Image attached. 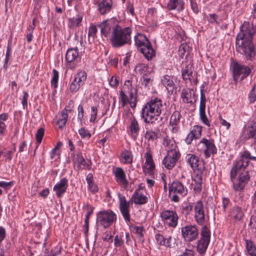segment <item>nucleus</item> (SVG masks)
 Wrapping results in <instances>:
<instances>
[{
    "label": "nucleus",
    "instance_id": "obj_1",
    "mask_svg": "<svg viewBox=\"0 0 256 256\" xmlns=\"http://www.w3.org/2000/svg\"><path fill=\"white\" fill-rule=\"evenodd\" d=\"M256 31V25L244 22L236 38V52L244 54L246 60H252L256 54L252 42L253 36Z\"/></svg>",
    "mask_w": 256,
    "mask_h": 256
},
{
    "label": "nucleus",
    "instance_id": "obj_2",
    "mask_svg": "<svg viewBox=\"0 0 256 256\" xmlns=\"http://www.w3.org/2000/svg\"><path fill=\"white\" fill-rule=\"evenodd\" d=\"M166 104L158 98L151 99L142 108L141 118L146 124H154L158 120L156 116L160 114L168 116Z\"/></svg>",
    "mask_w": 256,
    "mask_h": 256
},
{
    "label": "nucleus",
    "instance_id": "obj_3",
    "mask_svg": "<svg viewBox=\"0 0 256 256\" xmlns=\"http://www.w3.org/2000/svg\"><path fill=\"white\" fill-rule=\"evenodd\" d=\"M132 30L130 27L122 28L117 26L112 32L110 39L112 46L114 48H120L126 44H130L132 42Z\"/></svg>",
    "mask_w": 256,
    "mask_h": 256
},
{
    "label": "nucleus",
    "instance_id": "obj_4",
    "mask_svg": "<svg viewBox=\"0 0 256 256\" xmlns=\"http://www.w3.org/2000/svg\"><path fill=\"white\" fill-rule=\"evenodd\" d=\"M185 176L182 175L180 178V180L174 181L169 186V196L171 200L174 202H178L180 198H182L188 194V189L182 184V179Z\"/></svg>",
    "mask_w": 256,
    "mask_h": 256
},
{
    "label": "nucleus",
    "instance_id": "obj_5",
    "mask_svg": "<svg viewBox=\"0 0 256 256\" xmlns=\"http://www.w3.org/2000/svg\"><path fill=\"white\" fill-rule=\"evenodd\" d=\"M142 40L138 39V38H134L135 44L138 49L142 53L146 58L148 60H151L155 56V51L152 46L150 42L144 36H140Z\"/></svg>",
    "mask_w": 256,
    "mask_h": 256
},
{
    "label": "nucleus",
    "instance_id": "obj_6",
    "mask_svg": "<svg viewBox=\"0 0 256 256\" xmlns=\"http://www.w3.org/2000/svg\"><path fill=\"white\" fill-rule=\"evenodd\" d=\"M116 218V214L110 209L100 211L97 214L98 222L105 228L112 226Z\"/></svg>",
    "mask_w": 256,
    "mask_h": 256
},
{
    "label": "nucleus",
    "instance_id": "obj_7",
    "mask_svg": "<svg viewBox=\"0 0 256 256\" xmlns=\"http://www.w3.org/2000/svg\"><path fill=\"white\" fill-rule=\"evenodd\" d=\"M198 150L203 151L206 158H208L211 155L216 154L217 148L213 139H207L203 138L198 144Z\"/></svg>",
    "mask_w": 256,
    "mask_h": 256
},
{
    "label": "nucleus",
    "instance_id": "obj_8",
    "mask_svg": "<svg viewBox=\"0 0 256 256\" xmlns=\"http://www.w3.org/2000/svg\"><path fill=\"white\" fill-rule=\"evenodd\" d=\"M164 224L169 228H175L178 224V216L175 210H166L160 214Z\"/></svg>",
    "mask_w": 256,
    "mask_h": 256
},
{
    "label": "nucleus",
    "instance_id": "obj_9",
    "mask_svg": "<svg viewBox=\"0 0 256 256\" xmlns=\"http://www.w3.org/2000/svg\"><path fill=\"white\" fill-rule=\"evenodd\" d=\"M182 236L186 242L196 240L198 236V230L195 224H187L181 228Z\"/></svg>",
    "mask_w": 256,
    "mask_h": 256
},
{
    "label": "nucleus",
    "instance_id": "obj_10",
    "mask_svg": "<svg viewBox=\"0 0 256 256\" xmlns=\"http://www.w3.org/2000/svg\"><path fill=\"white\" fill-rule=\"evenodd\" d=\"M233 77L234 80L236 82L238 78L242 81L250 73V69L246 66L238 64V62H234L233 64Z\"/></svg>",
    "mask_w": 256,
    "mask_h": 256
},
{
    "label": "nucleus",
    "instance_id": "obj_11",
    "mask_svg": "<svg viewBox=\"0 0 256 256\" xmlns=\"http://www.w3.org/2000/svg\"><path fill=\"white\" fill-rule=\"evenodd\" d=\"M118 198L119 199V209L124 220L126 222H130V204L128 202L124 196H122L120 194H118Z\"/></svg>",
    "mask_w": 256,
    "mask_h": 256
},
{
    "label": "nucleus",
    "instance_id": "obj_12",
    "mask_svg": "<svg viewBox=\"0 0 256 256\" xmlns=\"http://www.w3.org/2000/svg\"><path fill=\"white\" fill-rule=\"evenodd\" d=\"M86 76V73L84 71H80L77 73L70 86V90L71 92H76L79 90L84 84Z\"/></svg>",
    "mask_w": 256,
    "mask_h": 256
},
{
    "label": "nucleus",
    "instance_id": "obj_13",
    "mask_svg": "<svg viewBox=\"0 0 256 256\" xmlns=\"http://www.w3.org/2000/svg\"><path fill=\"white\" fill-rule=\"evenodd\" d=\"M179 151L168 152L167 155L164 158L162 164L168 170L172 169L176 165V162L180 156Z\"/></svg>",
    "mask_w": 256,
    "mask_h": 256
},
{
    "label": "nucleus",
    "instance_id": "obj_14",
    "mask_svg": "<svg viewBox=\"0 0 256 256\" xmlns=\"http://www.w3.org/2000/svg\"><path fill=\"white\" fill-rule=\"evenodd\" d=\"M250 179L248 170H243L238 175V182L233 184V188L236 191L242 190L248 184Z\"/></svg>",
    "mask_w": 256,
    "mask_h": 256
},
{
    "label": "nucleus",
    "instance_id": "obj_15",
    "mask_svg": "<svg viewBox=\"0 0 256 256\" xmlns=\"http://www.w3.org/2000/svg\"><path fill=\"white\" fill-rule=\"evenodd\" d=\"M78 58V48L77 47L70 48L68 50L66 54V65L69 68L74 70L75 68L74 62Z\"/></svg>",
    "mask_w": 256,
    "mask_h": 256
},
{
    "label": "nucleus",
    "instance_id": "obj_16",
    "mask_svg": "<svg viewBox=\"0 0 256 256\" xmlns=\"http://www.w3.org/2000/svg\"><path fill=\"white\" fill-rule=\"evenodd\" d=\"M117 26L119 25L115 22L114 20L110 19L104 20L98 26L100 28L102 34L104 36V37L108 38L110 30H112V32L114 31Z\"/></svg>",
    "mask_w": 256,
    "mask_h": 256
},
{
    "label": "nucleus",
    "instance_id": "obj_17",
    "mask_svg": "<svg viewBox=\"0 0 256 256\" xmlns=\"http://www.w3.org/2000/svg\"><path fill=\"white\" fill-rule=\"evenodd\" d=\"M114 178L116 182L124 190H126L128 186V182L126 178V174L124 170L120 167H116L113 170Z\"/></svg>",
    "mask_w": 256,
    "mask_h": 256
},
{
    "label": "nucleus",
    "instance_id": "obj_18",
    "mask_svg": "<svg viewBox=\"0 0 256 256\" xmlns=\"http://www.w3.org/2000/svg\"><path fill=\"white\" fill-rule=\"evenodd\" d=\"M181 118L182 114L178 110L174 111L170 116L168 126L172 133L177 134L179 132Z\"/></svg>",
    "mask_w": 256,
    "mask_h": 256
},
{
    "label": "nucleus",
    "instance_id": "obj_19",
    "mask_svg": "<svg viewBox=\"0 0 256 256\" xmlns=\"http://www.w3.org/2000/svg\"><path fill=\"white\" fill-rule=\"evenodd\" d=\"M74 160L78 164L77 168L79 170L86 169L90 170L91 169V166L92 164L91 160H86L80 152L77 153L74 156Z\"/></svg>",
    "mask_w": 256,
    "mask_h": 256
},
{
    "label": "nucleus",
    "instance_id": "obj_20",
    "mask_svg": "<svg viewBox=\"0 0 256 256\" xmlns=\"http://www.w3.org/2000/svg\"><path fill=\"white\" fill-rule=\"evenodd\" d=\"M144 156L146 158L145 164L148 165L149 167L146 168L145 166H143V172L144 174L152 175L153 173V170L155 169V164L152 159L150 149L149 147L146 148V152L145 153Z\"/></svg>",
    "mask_w": 256,
    "mask_h": 256
},
{
    "label": "nucleus",
    "instance_id": "obj_21",
    "mask_svg": "<svg viewBox=\"0 0 256 256\" xmlns=\"http://www.w3.org/2000/svg\"><path fill=\"white\" fill-rule=\"evenodd\" d=\"M244 140H252L256 142V118L252 120L248 126L245 128Z\"/></svg>",
    "mask_w": 256,
    "mask_h": 256
},
{
    "label": "nucleus",
    "instance_id": "obj_22",
    "mask_svg": "<svg viewBox=\"0 0 256 256\" xmlns=\"http://www.w3.org/2000/svg\"><path fill=\"white\" fill-rule=\"evenodd\" d=\"M236 169L246 170L250 164V160L248 158L246 150L244 151L240 154V158L234 162Z\"/></svg>",
    "mask_w": 256,
    "mask_h": 256
},
{
    "label": "nucleus",
    "instance_id": "obj_23",
    "mask_svg": "<svg viewBox=\"0 0 256 256\" xmlns=\"http://www.w3.org/2000/svg\"><path fill=\"white\" fill-rule=\"evenodd\" d=\"M68 187V180L66 178L60 180V182L54 186V190L56 192L58 198H61L66 192Z\"/></svg>",
    "mask_w": 256,
    "mask_h": 256
},
{
    "label": "nucleus",
    "instance_id": "obj_24",
    "mask_svg": "<svg viewBox=\"0 0 256 256\" xmlns=\"http://www.w3.org/2000/svg\"><path fill=\"white\" fill-rule=\"evenodd\" d=\"M128 130L130 137L134 140H136L140 131V126L138 121L135 118H133L131 120Z\"/></svg>",
    "mask_w": 256,
    "mask_h": 256
},
{
    "label": "nucleus",
    "instance_id": "obj_25",
    "mask_svg": "<svg viewBox=\"0 0 256 256\" xmlns=\"http://www.w3.org/2000/svg\"><path fill=\"white\" fill-rule=\"evenodd\" d=\"M186 162L194 171H202L199 167V158L194 154H188L186 156Z\"/></svg>",
    "mask_w": 256,
    "mask_h": 256
},
{
    "label": "nucleus",
    "instance_id": "obj_26",
    "mask_svg": "<svg viewBox=\"0 0 256 256\" xmlns=\"http://www.w3.org/2000/svg\"><path fill=\"white\" fill-rule=\"evenodd\" d=\"M112 0H101L98 4V10L101 15L110 12L112 8Z\"/></svg>",
    "mask_w": 256,
    "mask_h": 256
},
{
    "label": "nucleus",
    "instance_id": "obj_27",
    "mask_svg": "<svg viewBox=\"0 0 256 256\" xmlns=\"http://www.w3.org/2000/svg\"><path fill=\"white\" fill-rule=\"evenodd\" d=\"M202 127L194 126L190 132L188 134L185 142L188 144L192 143L193 140L198 139L202 136Z\"/></svg>",
    "mask_w": 256,
    "mask_h": 256
},
{
    "label": "nucleus",
    "instance_id": "obj_28",
    "mask_svg": "<svg viewBox=\"0 0 256 256\" xmlns=\"http://www.w3.org/2000/svg\"><path fill=\"white\" fill-rule=\"evenodd\" d=\"M148 198L143 194L138 192V190H136L131 197L130 200L136 204H144L148 202Z\"/></svg>",
    "mask_w": 256,
    "mask_h": 256
},
{
    "label": "nucleus",
    "instance_id": "obj_29",
    "mask_svg": "<svg viewBox=\"0 0 256 256\" xmlns=\"http://www.w3.org/2000/svg\"><path fill=\"white\" fill-rule=\"evenodd\" d=\"M155 240L158 244L160 246H164L167 248L171 247L172 237L164 238L161 234L158 233L155 234Z\"/></svg>",
    "mask_w": 256,
    "mask_h": 256
},
{
    "label": "nucleus",
    "instance_id": "obj_30",
    "mask_svg": "<svg viewBox=\"0 0 256 256\" xmlns=\"http://www.w3.org/2000/svg\"><path fill=\"white\" fill-rule=\"evenodd\" d=\"M230 216L232 217L235 221H240L244 217V213L240 206H235L230 209Z\"/></svg>",
    "mask_w": 256,
    "mask_h": 256
},
{
    "label": "nucleus",
    "instance_id": "obj_31",
    "mask_svg": "<svg viewBox=\"0 0 256 256\" xmlns=\"http://www.w3.org/2000/svg\"><path fill=\"white\" fill-rule=\"evenodd\" d=\"M82 20V16L78 14L76 17L70 18H68V27L72 30L79 27Z\"/></svg>",
    "mask_w": 256,
    "mask_h": 256
},
{
    "label": "nucleus",
    "instance_id": "obj_32",
    "mask_svg": "<svg viewBox=\"0 0 256 256\" xmlns=\"http://www.w3.org/2000/svg\"><path fill=\"white\" fill-rule=\"evenodd\" d=\"M167 8L170 10L176 9L178 12L182 11L184 8V0H170Z\"/></svg>",
    "mask_w": 256,
    "mask_h": 256
},
{
    "label": "nucleus",
    "instance_id": "obj_33",
    "mask_svg": "<svg viewBox=\"0 0 256 256\" xmlns=\"http://www.w3.org/2000/svg\"><path fill=\"white\" fill-rule=\"evenodd\" d=\"M173 78L168 75H165L162 79V82L163 85L170 92H173L175 84L172 80Z\"/></svg>",
    "mask_w": 256,
    "mask_h": 256
},
{
    "label": "nucleus",
    "instance_id": "obj_34",
    "mask_svg": "<svg viewBox=\"0 0 256 256\" xmlns=\"http://www.w3.org/2000/svg\"><path fill=\"white\" fill-rule=\"evenodd\" d=\"M194 218L196 224L200 226H204L209 220L210 216L208 211L202 214H194Z\"/></svg>",
    "mask_w": 256,
    "mask_h": 256
},
{
    "label": "nucleus",
    "instance_id": "obj_35",
    "mask_svg": "<svg viewBox=\"0 0 256 256\" xmlns=\"http://www.w3.org/2000/svg\"><path fill=\"white\" fill-rule=\"evenodd\" d=\"M122 162L124 164H131L133 161V156L132 152L124 150L120 153Z\"/></svg>",
    "mask_w": 256,
    "mask_h": 256
},
{
    "label": "nucleus",
    "instance_id": "obj_36",
    "mask_svg": "<svg viewBox=\"0 0 256 256\" xmlns=\"http://www.w3.org/2000/svg\"><path fill=\"white\" fill-rule=\"evenodd\" d=\"M182 78L185 81L188 80L191 82V78L192 77V66L186 65L184 68L182 69Z\"/></svg>",
    "mask_w": 256,
    "mask_h": 256
},
{
    "label": "nucleus",
    "instance_id": "obj_37",
    "mask_svg": "<svg viewBox=\"0 0 256 256\" xmlns=\"http://www.w3.org/2000/svg\"><path fill=\"white\" fill-rule=\"evenodd\" d=\"M68 114L64 112H61L58 116V119L56 121V124L58 126L59 129H62L65 126L67 122Z\"/></svg>",
    "mask_w": 256,
    "mask_h": 256
},
{
    "label": "nucleus",
    "instance_id": "obj_38",
    "mask_svg": "<svg viewBox=\"0 0 256 256\" xmlns=\"http://www.w3.org/2000/svg\"><path fill=\"white\" fill-rule=\"evenodd\" d=\"M192 90L190 88H184L181 93V98L184 103L192 104V102L190 100L192 98Z\"/></svg>",
    "mask_w": 256,
    "mask_h": 256
},
{
    "label": "nucleus",
    "instance_id": "obj_39",
    "mask_svg": "<svg viewBox=\"0 0 256 256\" xmlns=\"http://www.w3.org/2000/svg\"><path fill=\"white\" fill-rule=\"evenodd\" d=\"M164 145L168 148V152L172 151H179L176 144L175 142L172 139H164Z\"/></svg>",
    "mask_w": 256,
    "mask_h": 256
},
{
    "label": "nucleus",
    "instance_id": "obj_40",
    "mask_svg": "<svg viewBox=\"0 0 256 256\" xmlns=\"http://www.w3.org/2000/svg\"><path fill=\"white\" fill-rule=\"evenodd\" d=\"M209 243L210 242H206L204 240H198L197 245L198 252L200 254L205 253Z\"/></svg>",
    "mask_w": 256,
    "mask_h": 256
},
{
    "label": "nucleus",
    "instance_id": "obj_41",
    "mask_svg": "<svg viewBox=\"0 0 256 256\" xmlns=\"http://www.w3.org/2000/svg\"><path fill=\"white\" fill-rule=\"evenodd\" d=\"M194 206L191 203H184L181 208V213L185 217H187L188 215L192 212Z\"/></svg>",
    "mask_w": 256,
    "mask_h": 256
},
{
    "label": "nucleus",
    "instance_id": "obj_42",
    "mask_svg": "<svg viewBox=\"0 0 256 256\" xmlns=\"http://www.w3.org/2000/svg\"><path fill=\"white\" fill-rule=\"evenodd\" d=\"M194 214H202L206 213L204 211V206L201 200H198L194 203Z\"/></svg>",
    "mask_w": 256,
    "mask_h": 256
},
{
    "label": "nucleus",
    "instance_id": "obj_43",
    "mask_svg": "<svg viewBox=\"0 0 256 256\" xmlns=\"http://www.w3.org/2000/svg\"><path fill=\"white\" fill-rule=\"evenodd\" d=\"M245 242L248 254L250 256L256 254V247L251 240H245Z\"/></svg>",
    "mask_w": 256,
    "mask_h": 256
},
{
    "label": "nucleus",
    "instance_id": "obj_44",
    "mask_svg": "<svg viewBox=\"0 0 256 256\" xmlns=\"http://www.w3.org/2000/svg\"><path fill=\"white\" fill-rule=\"evenodd\" d=\"M144 137L148 142H153L158 139V134L152 130H146Z\"/></svg>",
    "mask_w": 256,
    "mask_h": 256
},
{
    "label": "nucleus",
    "instance_id": "obj_45",
    "mask_svg": "<svg viewBox=\"0 0 256 256\" xmlns=\"http://www.w3.org/2000/svg\"><path fill=\"white\" fill-rule=\"evenodd\" d=\"M201 238L200 239L204 240L206 242L210 241V231L208 227L206 225H204L202 226L201 232H200Z\"/></svg>",
    "mask_w": 256,
    "mask_h": 256
},
{
    "label": "nucleus",
    "instance_id": "obj_46",
    "mask_svg": "<svg viewBox=\"0 0 256 256\" xmlns=\"http://www.w3.org/2000/svg\"><path fill=\"white\" fill-rule=\"evenodd\" d=\"M124 87L128 88L130 90L128 92L129 94V98H135L137 97V89H134V93L135 95L134 96L133 92L132 91V80H128L125 81L124 84Z\"/></svg>",
    "mask_w": 256,
    "mask_h": 256
},
{
    "label": "nucleus",
    "instance_id": "obj_47",
    "mask_svg": "<svg viewBox=\"0 0 256 256\" xmlns=\"http://www.w3.org/2000/svg\"><path fill=\"white\" fill-rule=\"evenodd\" d=\"M132 228L136 234L139 241L143 242L144 241V227L134 226H132Z\"/></svg>",
    "mask_w": 256,
    "mask_h": 256
},
{
    "label": "nucleus",
    "instance_id": "obj_48",
    "mask_svg": "<svg viewBox=\"0 0 256 256\" xmlns=\"http://www.w3.org/2000/svg\"><path fill=\"white\" fill-rule=\"evenodd\" d=\"M94 209V207L90 206V210L86 212V218L84 220V234L86 235H87L88 234L89 219L90 216L93 213Z\"/></svg>",
    "mask_w": 256,
    "mask_h": 256
},
{
    "label": "nucleus",
    "instance_id": "obj_49",
    "mask_svg": "<svg viewBox=\"0 0 256 256\" xmlns=\"http://www.w3.org/2000/svg\"><path fill=\"white\" fill-rule=\"evenodd\" d=\"M206 98L202 90H201L200 92V113L206 112Z\"/></svg>",
    "mask_w": 256,
    "mask_h": 256
},
{
    "label": "nucleus",
    "instance_id": "obj_50",
    "mask_svg": "<svg viewBox=\"0 0 256 256\" xmlns=\"http://www.w3.org/2000/svg\"><path fill=\"white\" fill-rule=\"evenodd\" d=\"M230 204V199L228 198H223L222 200V204L221 206H218V208L220 209L223 213H226L227 208L229 206Z\"/></svg>",
    "mask_w": 256,
    "mask_h": 256
},
{
    "label": "nucleus",
    "instance_id": "obj_51",
    "mask_svg": "<svg viewBox=\"0 0 256 256\" xmlns=\"http://www.w3.org/2000/svg\"><path fill=\"white\" fill-rule=\"evenodd\" d=\"M53 76L51 80L52 86L54 88L58 87V72L55 69L52 70Z\"/></svg>",
    "mask_w": 256,
    "mask_h": 256
},
{
    "label": "nucleus",
    "instance_id": "obj_52",
    "mask_svg": "<svg viewBox=\"0 0 256 256\" xmlns=\"http://www.w3.org/2000/svg\"><path fill=\"white\" fill-rule=\"evenodd\" d=\"M34 26H28L26 30V39L28 42L30 43L33 39Z\"/></svg>",
    "mask_w": 256,
    "mask_h": 256
},
{
    "label": "nucleus",
    "instance_id": "obj_53",
    "mask_svg": "<svg viewBox=\"0 0 256 256\" xmlns=\"http://www.w3.org/2000/svg\"><path fill=\"white\" fill-rule=\"evenodd\" d=\"M120 100L122 102V106L124 107L126 104L128 102L129 98L128 96L124 92L121 90L120 92V96H119Z\"/></svg>",
    "mask_w": 256,
    "mask_h": 256
},
{
    "label": "nucleus",
    "instance_id": "obj_54",
    "mask_svg": "<svg viewBox=\"0 0 256 256\" xmlns=\"http://www.w3.org/2000/svg\"><path fill=\"white\" fill-rule=\"evenodd\" d=\"M44 130L42 128L38 130L36 134V142L40 144L42 142V138L44 136Z\"/></svg>",
    "mask_w": 256,
    "mask_h": 256
},
{
    "label": "nucleus",
    "instance_id": "obj_55",
    "mask_svg": "<svg viewBox=\"0 0 256 256\" xmlns=\"http://www.w3.org/2000/svg\"><path fill=\"white\" fill-rule=\"evenodd\" d=\"M79 134L82 138L89 139L91 137V134L88 130L84 128H82L78 130Z\"/></svg>",
    "mask_w": 256,
    "mask_h": 256
},
{
    "label": "nucleus",
    "instance_id": "obj_56",
    "mask_svg": "<svg viewBox=\"0 0 256 256\" xmlns=\"http://www.w3.org/2000/svg\"><path fill=\"white\" fill-rule=\"evenodd\" d=\"M206 18L208 21L212 24H218L217 20L218 19V16L215 14H210L207 16Z\"/></svg>",
    "mask_w": 256,
    "mask_h": 256
},
{
    "label": "nucleus",
    "instance_id": "obj_57",
    "mask_svg": "<svg viewBox=\"0 0 256 256\" xmlns=\"http://www.w3.org/2000/svg\"><path fill=\"white\" fill-rule=\"evenodd\" d=\"M91 114L90 121V122H94L98 114V108L96 106H92L91 108Z\"/></svg>",
    "mask_w": 256,
    "mask_h": 256
},
{
    "label": "nucleus",
    "instance_id": "obj_58",
    "mask_svg": "<svg viewBox=\"0 0 256 256\" xmlns=\"http://www.w3.org/2000/svg\"><path fill=\"white\" fill-rule=\"evenodd\" d=\"M143 80L142 82V84L145 87L148 86L149 84H152L153 79L148 77L146 74H144L142 76Z\"/></svg>",
    "mask_w": 256,
    "mask_h": 256
},
{
    "label": "nucleus",
    "instance_id": "obj_59",
    "mask_svg": "<svg viewBox=\"0 0 256 256\" xmlns=\"http://www.w3.org/2000/svg\"><path fill=\"white\" fill-rule=\"evenodd\" d=\"M74 106V102L73 100H70L68 102V104L64 108L61 112L68 114V112H70L72 111Z\"/></svg>",
    "mask_w": 256,
    "mask_h": 256
},
{
    "label": "nucleus",
    "instance_id": "obj_60",
    "mask_svg": "<svg viewBox=\"0 0 256 256\" xmlns=\"http://www.w3.org/2000/svg\"><path fill=\"white\" fill-rule=\"evenodd\" d=\"M200 118L202 120V122L206 125L208 126H210V123L206 117V112H200Z\"/></svg>",
    "mask_w": 256,
    "mask_h": 256
},
{
    "label": "nucleus",
    "instance_id": "obj_61",
    "mask_svg": "<svg viewBox=\"0 0 256 256\" xmlns=\"http://www.w3.org/2000/svg\"><path fill=\"white\" fill-rule=\"evenodd\" d=\"M126 10L130 12L132 16L134 15V6L130 0L126 2Z\"/></svg>",
    "mask_w": 256,
    "mask_h": 256
},
{
    "label": "nucleus",
    "instance_id": "obj_62",
    "mask_svg": "<svg viewBox=\"0 0 256 256\" xmlns=\"http://www.w3.org/2000/svg\"><path fill=\"white\" fill-rule=\"evenodd\" d=\"M97 32V28L96 26H92L88 28V36L94 38Z\"/></svg>",
    "mask_w": 256,
    "mask_h": 256
},
{
    "label": "nucleus",
    "instance_id": "obj_63",
    "mask_svg": "<svg viewBox=\"0 0 256 256\" xmlns=\"http://www.w3.org/2000/svg\"><path fill=\"white\" fill-rule=\"evenodd\" d=\"M118 80L116 76H112L109 82V84L112 87L116 88L118 84Z\"/></svg>",
    "mask_w": 256,
    "mask_h": 256
},
{
    "label": "nucleus",
    "instance_id": "obj_64",
    "mask_svg": "<svg viewBox=\"0 0 256 256\" xmlns=\"http://www.w3.org/2000/svg\"><path fill=\"white\" fill-rule=\"evenodd\" d=\"M88 188L90 192L93 194L96 192L98 190L97 185L94 182L88 184Z\"/></svg>",
    "mask_w": 256,
    "mask_h": 256
}]
</instances>
